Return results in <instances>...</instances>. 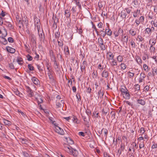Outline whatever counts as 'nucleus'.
Instances as JSON below:
<instances>
[{
  "mask_svg": "<svg viewBox=\"0 0 157 157\" xmlns=\"http://www.w3.org/2000/svg\"><path fill=\"white\" fill-rule=\"evenodd\" d=\"M65 150L70 154L73 155L74 156L76 157L78 155L77 151L73 148L71 147L67 144H65Z\"/></svg>",
  "mask_w": 157,
  "mask_h": 157,
  "instance_id": "nucleus-1",
  "label": "nucleus"
},
{
  "mask_svg": "<svg viewBox=\"0 0 157 157\" xmlns=\"http://www.w3.org/2000/svg\"><path fill=\"white\" fill-rule=\"evenodd\" d=\"M25 87L27 92L29 94V97H33L34 96V93L31 88L29 86L26 85L25 86Z\"/></svg>",
  "mask_w": 157,
  "mask_h": 157,
  "instance_id": "nucleus-2",
  "label": "nucleus"
},
{
  "mask_svg": "<svg viewBox=\"0 0 157 157\" xmlns=\"http://www.w3.org/2000/svg\"><path fill=\"white\" fill-rule=\"evenodd\" d=\"M38 31L39 33V36L40 39V40L41 41H44L45 39V35L44 33H43V31L40 32V33L39 32V30L38 29Z\"/></svg>",
  "mask_w": 157,
  "mask_h": 157,
  "instance_id": "nucleus-3",
  "label": "nucleus"
},
{
  "mask_svg": "<svg viewBox=\"0 0 157 157\" xmlns=\"http://www.w3.org/2000/svg\"><path fill=\"white\" fill-rule=\"evenodd\" d=\"M123 97L126 99H129L130 98V95L128 90L122 94Z\"/></svg>",
  "mask_w": 157,
  "mask_h": 157,
  "instance_id": "nucleus-4",
  "label": "nucleus"
},
{
  "mask_svg": "<svg viewBox=\"0 0 157 157\" xmlns=\"http://www.w3.org/2000/svg\"><path fill=\"white\" fill-rule=\"evenodd\" d=\"M32 82L36 85L39 84L40 81L39 80L35 77H33L31 78Z\"/></svg>",
  "mask_w": 157,
  "mask_h": 157,
  "instance_id": "nucleus-5",
  "label": "nucleus"
},
{
  "mask_svg": "<svg viewBox=\"0 0 157 157\" xmlns=\"http://www.w3.org/2000/svg\"><path fill=\"white\" fill-rule=\"evenodd\" d=\"M6 49L8 52L11 53H13L15 52V50L14 48L9 46L6 47Z\"/></svg>",
  "mask_w": 157,
  "mask_h": 157,
  "instance_id": "nucleus-6",
  "label": "nucleus"
},
{
  "mask_svg": "<svg viewBox=\"0 0 157 157\" xmlns=\"http://www.w3.org/2000/svg\"><path fill=\"white\" fill-rule=\"evenodd\" d=\"M152 75L155 76L157 75V67L154 66H152Z\"/></svg>",
  "mask_w": 157,
  "mask_h": 157,
  "instance_id": "nucleus-7",
  "label": "nucleus"
},
{
  "mask_svg": "<svg viewBox=\"0 0 157 157\" xmlns=\"http://www.w3.org/2000/svg\"><path fill=\"white\" fill-rule=\"evenodd\" d=\"M135 30H136V29H135L134 28V29H131L129 31V34L132 36H135L136 33V32Z\"/></svg>",
  "mask_w": 157,
  "mask_h": 157,
  "instance_id": "nucleus-8",
  "label": "nucleus"
},
{
  "mask_svg": "<svg viewBox=\"0 0 157 157\" xmlns=\"http://www.w3.org/2000/svg\"><path fill=\"white\" fill-rule=\"evenodd\" d=\"M137 101L138 104H140L142 105H144L146 104L145 101L143 99H137Z\"/></svg>",
  "mask_w": 157,
  "mask_h": 157,
  "instance_id": "nucleus-9",
  "label": "nucleus"
},
{
  "mask_svg": "<svg viewBox=\"0 0 157 157\" xmlns=\"http://www.w3.org/2000/svg\"><path fill=\"white\" fill-rule=\"evenodd\" d=\"M22 144H25L27 145L28 143V140H27L23 138H19Z\"/></svg>",
  "mask_w": 157,
  "mask_h": 157,
  "instance_id": "nucleus-10",
  "label": "nucleus"
},
{
  "mask_svg": "<svg viewBox=\"0 0 157 157\" xmlns=\"http://www.w3.org/2000/svg\"><path fill=\"white\" fill-rule=\"evenodd\" d=\"M82 116V117L83 120L85 122V124L87 126V127H89V123L88 121H87L86 120V117L84 116Z\"/></svg>",
  "mask_w": 157,
  "mask_h": 157,
  "instance_id": "nucleus-11",
  "label": "nucleus"
},
{
  "mask_svg": "<svg viewBox=\"0 0 157 157\" xmlns=\"http://www.w3.org/2000/svg\"><path fill=\"white\" fill-rule=\"evenodd\" d=\"M109 76V73L108 72L106 71L105 70H104L102 71V77H105V78H107Z\"/></svg>",
  "mask_w": 157,
  "mask_h": 157,
  "instance_id": "nucleus-12",
  "label": "nucleus"
},
{
  "mask_svg": "<svg viewBox=\"0 0 157 157\" xmlns=\"http://www.w3.org/2000/svg\"><path fill=\"white\" fill-rule=\"evenodd\" d=\"M1 38V40L0 42L4 45H5L6 44L8 43V42L6 39L3 37H2Z\"/></svg>",
  "mask_w": 157,
  "mask_h": 157,
  "instance_id": "nucleus-13",
  "label": "nucleus"
},
{
  "mask_svg": "<svg viewBox=\"0 0 157 157\" xmlns=\"http://www.w3.org/2000/svg\"><path fill=\"white\" fill-rule=\"evenodd\" d=\"M54 23L53 25V31H54L55 30H56V29L57 28V25H56V22H57L58 21V19H56L54 20Z\"/></svg>",
  "mask_w": 157,
  "mask_h": 157,
  "instance_id": "nucleus-14",
  "label": "nucleus"
},
{
  "mask_svg": "<svg viewBox=\"0 0 157 157\" xmlns=\"http://www.w3.org/2000/svg\"><path fill=\"white\" fill-rule=\"evenodd\" d=\"M17 62L19 65H21L23 64V59L21 57H18L17 58Z\"/></svg>",
  "mask_w": 157,
  "mask_h": 157,
  "instance_id": "nucleus-15",
  "label": "nucleus"
},
{
  "mask_svg": "<svg viewBox=\"0 0 157 157\" xmlns=\"http://www.w3.org/2000/svg\"><path fill=\"white\" fill-rule=\"evenodd\" d=\"M65 139L67 140V142L69 144L72 145L74 144V141L70 138L66 137Z\"/></svg>",
  "mask_w": 157,
  "mask_h": 157,
  "instance_id": "nucleus-16",
  "label": "nucleus"
},
{
  "mask_svg": "<svg viewBox=\"0 0 157 157\" xmlns=\"http://www.w3.org/2000/svg\"><path fill=\"white\" fill-rule=\"evenodd\" d=\"M152 29L149 28H147L145 30V33H147L148 35L151 34Z\"/></svg>",
  "mask_w": 157,
  "mask_h": 157,
  "instance_id": "nucleus-17",
  "label": "nucleus"
},
{
  "mask_svg": "<svg viewBox=\"0 0 157 157\" xmlns=\"http://www.w3.org/2000/svg\"><path fill=\"white\" fill-rule=\"evenodd\" d=\"M3 122L5 124L9 126L11 124V122L6 119H4Z\"/></svg>",
  "mask_w": 157,
  "mask_h": 157,
  "instance_id": "nucleus-18",
  "label": "nucleus"
},
{
  "mask_svg": "<svg viewBox=\"0 0 157 157\" xmlns=\"http://www.w3.org/2000/svg\"><path fill=\"white\" fill-rule=\"evenodd\" d=\"M6 25L7 26V27L10 29H13V27L12 25L9 22H6Z\"/></svg>",
  "mask_w": 157,
  "mask_h": 157,
  "instance_id": "nucleus-19",
  "label": "nucleus"
},
{
  "mask_svg": "<svg viewBox=\"0 0 157 157\" xmlns=\"http://www.w3.org/2000/svg\"><path fill=\"white\" fill-rule=\"evenodd\" d=\"M121 17H122L123 18H125L127 14L125 12V10H124L123 11H122L121 13Z\"/></svg>",
  "mask_w": 157,
  "mask_h": 157,
  "instance_id": "nucleus-20",
  "label": "nucleus"
},
{
  "mask_svg": "<svg viewBox=\"0 0 157 157\" xmlns=\"http://www.w3.org/2000/svg\"><path fill=\"white\" fill-rule=\"evenodd\" d=\"M55 37L57 39V41L58 43V45H59V33H58V31H56L55 32Z\"/></svg>",
  "mask_w": 157,
  "mask_h": 157,
  "instance_id": "nucleus-21",
  "label": "nucleus"
},
{
  "mask_svg": "<svg viewBox=\"0 0 157 157\" xmlns=\"http://www.w3.org/2000/svg\"><path fill=\"white\" fill-rule=\"evenodd\" d=\"M120 65L121 66V69L122 70H124L126 68L127 65L124 63H122Z\"/></svg>",
  "mask_w": 157,
  "mask_h": 157,
  "instance_id": "nucleus-22",
  "label": "nucleus"
},
{
  "mask_svg": "<svg viewBox=\"0 0 157 157\" xmlns=\"http://www.w3.org/2000/svg\"><path fill=\"white\" fill-rule=\"evenodd\" d=\"M54 67L56 70V71L58 72L59 71L58 65V64L56 63V60L54 63Z\"/></svg>",
  "mask_w": 157,
  "mask_h": 157,
  "instance_id": "nucleus-23",
  "label": "nucleus"
},
{
  "mask_svg": "<svg viewBox=\"0 0 157 157\" xmlns=\"http://www.w3.org/2000/svg\"><path fill=\"white\" fill-rule=\"evenodd\" d=\"M48 76L49 79L50 80L52 81L53 80V77L52 75V74H51V72L50 71H48Z\"/></svg>",
  "mask_w": 157,
  "mask_h": 157,
  "instance_id": "nucleus-24",
  "label": "nucleus"
},
{
  "mask_svg": "<svg viewBox=\"0 0 157 157\" xmlns=\"http://www.w3.org/2000/svg\"><path fill=\"white\" fill-rule=\"evenodd\" d=\"M100 47L101 48V49L102 50H105L106 48L105 46V44H103V43H102L101 44H99Z\"/></svg>",
  "mask_w": 157,
  "mask_h": 157,
  "instance_id": "nucleus-25",
  "label": "nucleus"
},
{
  "mask_svg": "<svg viewBox=\"0 0 157 157\" xmlns=\"http://www.w3.org/2000/svg\"><path fill=\"white\" fill-rule=\"evenodd\" d=\"M107 29H106V34L109 36H111L112 34V32L110 30V29H109L107 31Z\"/></svg>",
  "mask_w": 157,
  "mask_h": 157,
  "instance_id": "nucleus-26",
  "label": "nucleus"
},
{
  "mask_svg": "<svg viewBox=\"0 0 157 157\" xmlns=\"http://www.w3.org/2000/svg\"><path fill=\"white\" fill-rule=\"evenodd\" d=\"M117 32L119 35L121 34V36L123 37V30L121 29V28H119Z\"/></svg>",
  "mask_w": 157,
  "mask_h": 157,
  "instance_id": "nucleus-27",
  "label": "nucleus"
},
{
  "mask_svg": "<svg viewBox=\"0 0 157 157\" xmlns=\"http://www.w3.org/2000/svg\"><path fill=\"white\" fill-rule=\"evenodd\" d=\"M98 6L99 9H100L103 6V2L102 1H100L98 2Z\"/></svg>",
  "mask_w": 157,
  "mask_h": 157,
  "instance_id": "nucleus-28",
  "label": "nucleus"
},
{
  "mask_svg": "<svg viewBox=\"0 0 157 157\" xmlns=\"http://www.w3.org/2000/svg\"><path fill=\"white\" fill-rule=\"evenodd\" d=\"M98 95H99L98 97H99L100 96V98L101 97H102L104 95V93H102L101 91V88L100 89L98 92Z\"/></svg>",
  "mask_w": 157,
  "mask_h": 157,
  "instance_id": "nucleus-29",
  "label": "nucleus"
},
{
  "mask_svg": "<svg viewBox=\"0 0 157 157\" xmlns=\"http://www.w3.org/2000/svg\"><path fill=\"white\" fill-rule=\"evenodd\" d=\"M71 119L74 122L78 123L77 122V119L75 116L71 117Z\"/></svg>",
  "mask_w": 157,
  "mask_h": 157,
  "instance_id": "nucleus-30",
  "label": "nucleus"
},
{
  "mask_svg": "<svg viewBox=\"0 0 157 157\" xmlns=\"http://www.w3.org/2000/svg\"><path fill=\"white\" fill-rule=\"evenodd\" d=\"M110 113L112 115L111 117L113 118V119L115 118L116 113L114 111H111Z\"/></svg>",
  "mask_w": 157,
  "mask_h": 157,
  "instance_id": "nucleus-31",
  "label": "nucleus"
},
{
  "mask_svg": "<svg viewBox=\"0 0 157 157\" xmlns=\"http://www.w3.org/2000/svg\"><path fill=\"white\" fill-rule=\"evenodd\" d=\"M123 40H124V42L125 43L127 44L128 40V37L127 36H124L122 38Z\"/></svg>",
  "mask_w": 157,
  "mask_h": 157,
  "instance_id": "nucleus-32",
  "label": "nucleus"
},
{
  "mask_svg": "<svg viewBox=\"0 0 157 157\" xmlns=\"http://www.w3.org/2000/svg\"><path fill=\"white\" fill-rule=\"evenodd\" d=\"M26 57L27 59V60L29 61H30L33 60V57L29 54L26 56Z\"/></svg>",
  "mask_w": 157,
  "mask_h": 157,
  "instance_id": "nucleus-33",
  "label": "nucleus"
},
{
  "mask_svg": "<svg viewBox=\"0 0 157 157\" xmlns=\"http://www.w3.org/2000/svg\"><path fill=\"white\" fill-rule=\"evenodd\" d=\"M103 131L104 132V133H105V137L106 138H107V135L108 134V130L106 128H102Z\"/></svg>",
  "mask_w": 157,
  "mask_h": 157,
  "instance_id": "nucleus-34",
  "label": "nucleus"
},
{
  "mask_svg": "<svg viewBox=\"0 0 157 157\" xmlns=\"http://www.w3.org/2000/svg\"><path fill=\"white\" fill-rule=\"evenodd\" d=\"M28 67L30 71H34V68L31 64H29Z\"/></svg>",
  "mask_w": 157,
  "mask_h": 157,
  "instance_id": "nucleus-35",
  "label": "nucleus"
},
{
  "mask_svg": "<svg viewBox=\"0 0 157 157\" xmlns=\"http://www.w3.org/2000/svg\"><path fill=\"white\" fill-rule=\"evenodd\" d=\"M22 153L25 157H30L29 155L26 151H22Z\"/></svg>",
  "mask_w": 157,
  "mask_h": 157,
  "instance_id": "nucleus-36",
  "label": "nucleus"
},
{
  "mask_svg": "<svg viewBox=\"0 0 157 157\" xmlns=\"http://www.w3.org/2000/svg\"><path fill=\"white\" fill-rule=\"evenodd\" d=\"M123 87L124 88H121L120 90L121 91L122 94L126 91H127L128 90L125 86H124Z\"/></svg>",
  "mask_w": 157,
  "mask_h": 157,
  "instance_id": "nucleus-37",
  "label": "nucleus"
},
{
  "mask_svg": "<svg viewBox=\"0 0 157 157\" xmlns=\"http://www.w3.org/2000/svg\"><path fill=\"white\" fill-rule=\"evenodd\" d=\"M54 131L58 134L59 133V127L58 126L54 127Z\"/></svg>",
  "mask_w": 157,
  "mask_h": 157,
  "instance_id": "nucleus-38",
  "label": "nucleus"
},
{
  "mask_svg": "<svg viewBox=\"0 0 157 157\" xmlns=\"http://www.w3.org/2000/svg\"><path fill=\"white\" fill-rule=\"evenodd\" d=\"M135 86V89L136 90L135 91H136V90H140V85L138 84H137L134 86Z\"/></svg>",
  "mask_w": 157,
  "mask_h": 157,
  "instance_id": "nucleus-39",
  "label": "nucleus"
},
{
  "mask_svg": "<svg viewBox=\"0 0 157 157\" xmlns=\"http://www.w3.org/2000/svg\"><path fill=\"white\" fill-rule=\"evenodd\" d=\"M98 42L99 44H101L103 43V41L101 37H99L98 39Z\"/></svg>",
  "mask_w": 157,
  "mask_h": 157,
  "instance_id": "nucleus-40",
  "label": "nucleus"
},
{
  "mask_svg": "<svg viewBox=\"0 0 157 157\" xmlns=\"http://www.w3.org/2000/svg\"><path fill=\"white\" fill-rule=\"evenodd\" d=\"M130 44L132 48H135L136 47L135 43L133 40L131 41Z\"/></svg>",
  "mask_w": 157,
  "mask_h": 157,
  "instance_id": "nucleus-41",
  "label": "nucleus"
},
{
  "mask_svg": "<svg viewBox=\"0 0 157 157\" xmlns=\"http://www.w3.org/2000/svg\"><path fill=\"white\" fill-rule=\"evenodd\" d=\"M112 60H113V61L111 62V65L112 66L117 65V63L116 61L114 59H113Z\"/></svg>",
  "mask_w": 157,
  "mask_h": 157,
  "instance_id": "nucleus-42",
  "label": "nucleus"
},
{
  "mask_svg": "<svg viewBox=\"0 0 157 157\" xmlns=\"http://www.w3.org/2000/svg\"><path fill=\"white\" fill-rule=\"evenodd\" d=\"M86 67L85 65H81L80 66V69L82 72H83L84 71H86Z\"/></svg>",
  "mask_w": 157,
  "mask_h": 157,
  "instance_id": "nucleus-43",
  "label": "nucleus"
},
{
  "mask_svg": "<svg viewBox=\"0 0 157 157\" xmlns=\"http://www.w3.org/2000/svg\"><path fill=\"white\" fill-rule=\"evenodd\" d=\"M117 59L119 62H121L122 61L123 58L121 56H119L117 57Z\"/></svg>",
  "mask_w": 157,
  "mask_h": 157,
  "instance_id": "nucleus-44",
  "label": "nucleus"
},
{
  "mask_svg": "<svg viewBox=\"0 0 157 157\" xmlns=\"http://www.w3.org/2000/svg\"><path fill=\"white\" fill-rule=\"evenodd\" d=\"M65 14L66 15L67 17H69L70 16V13L68 10H65Z\"/></svg>",
  "mask_w": 157,
  "mask_h": 157,
  "instance_id": "nucleus-45",
  "label": "nucleus"
},
{
  "mask_svg": "<svg viewBox=\"0 0 157 157\" xmlns=\"http://www.w3.org/2000/svg\"><path fill=\"white\" fill-rule=\"evenodd\" d=\"M9 67L11 69H14V66L12 63H9Z\"/></svg>",
  "mask_w": 157,
  "mask_h": 157,
  "instance_id": "nucleus-46",
  "label": "nucleus"
},
{
  "mask_svg": "<svg viewBox=\"0 0 157 157\" xmlns=\"http://www.w3.org/2000/svg\"><path fill=\"white\" fill-rule=\"evenodd\" d=\"M14 93H15V94L17 95V96H20V94H22L21 93H20V92L18 90H16V91H14Z\"/></svg>",
  "mask_w": 157,
  "mask_h": 157,
  "instance_id": "nucleus-47",
  "label": "nucleus"
},
{
  "mask_svg": "<svg viewBox=\"0 0 157 157\" xmlns=\"http://www.w3.org/2000/svg\"><path fill=\"white\" fill-rule=\"evenodd\" d=\"M155 50V48L153 46V45H151V46L150 48V50L151 51V52H152V51L154 52Z\"/></svg>",
  "mask_w": 157,
  "mask_h": 157,
  "instance_id": "nucleus-48",
  "label": "nucleus"
},
{
  "mask_svg": "<svg viewBox=\"0 0 157 157\" xmlns=\"http://www.w3.org/2000/svg\"><path fill=\"white\" fill-rule=\"evenodd\" d=\"M8 40L10 43H13V39L11 37H9L8 38Z\"/></svg>",
  "mask_w": 157,
  "mask_h": 157,
  "instance_id": "nucleus-49",
  "label": "nucleus"
},
{
  "mask_svg": "<svg viewBox=\"0 0 157 157\" xmlns=\"http://www.w3.org/2000/svg\"><path fill=\"white\" fill-rule=\"evenodd\" d=\"M64 133L63 130L60 127H59V134L63 135Z\"/></svg>",
  "mask_w": 157,
  "mask_h": 157,
  "instance_id": "nucleus-50",
  "label": "nucleus"
},
{
  "mask_svg": "<svg viewBox=\"0 0 157 157\" xmlns=\"http://www.w3.org/2000/svg\"><path fill=\"white\" fill-rule=\"evenodd\" d=\"M92 28L94 29L95 30V31L96 32V33H97V34L98 35V32L97 30V29L96 28L94 25H93L92 26Z\"/></svg>",
  "mask_w": 157,
  "mask_h": 157,
  "instance_id": "nucleus-51",
  "label": "nucleus"
},
{
  "mask_svg": "<svg viewBox=\"0 0 157 157\" xmlns=\"http://www.w3.org/2000/svg\"><path fill=\"white\" fill-rule=\"evenodd\" d=\"M136 61L138 63H141L142 61L140 58L137 57V58H136Z\"/></svg>",
  "mask_w": 157,
  "mask_h": 157,
  "instance_id": "nucleus-52",
  "label": "nucleus"
},
{
  "mask_svg": "<svg viewBox=\"0 0 157 157\" xmlns=\"http://www.w3.org/2000/svg\"><path fill=\"white\" fill-rule=\"evenodd\" d=\"M143 68L144 70L147 71V70H148V67L147 65L145 64H144Z\"/></svg>",
  "mask_w": 157,
  "mask_h": 157,
  "instance_id": "nucleus-53",
  "label": "nucleus"
},
{
  "mask_svg": "<svg viewBox=\"0 0 157 157\" xmlns=\"http://www.w3.org/2000/svg\"><path fill=\"white\" fill-rule=\"evenodd\" d=\"M140 133H142V134H144L145 132L144 128L143 127H141L140 129Z\"/></svg>",
  "mask_w": 157,
  "mask_h": 157,
  "instance_id": "nucleus-54",
  "label": "nucleus"
},
{
  "mask_svg": "<svg viewBox=\"0 0 157 157\" xmlns=\"http://www.w3.org/2000/svg\"><path fill=\"white\" fill-rule=\"evenodd\" d=\"M36 66H37V67L38 69L40 71H43V69L41 68V66L39 64H36Z\"/></svg>",
  "mask_w": 157,
  "mask_h": 157,
  "instance_id": "nucleus-55",
  "label": "nucleus"
},
{
  "mask_svg": "<svg viewBox=\"0 0 157 157\" xmlns=\"http://www.w3.org/2000/svg\"><path fill=\"white\" fill-rule=\"evenodd\" d=\"M0 15L3 17H4L6 15V12L2 10L1 13L0 14Z\"/></svg>",
  "mask_w": 157,
  "mask_h": 157,
  "instance_id": "nucleus-56",
  "label": "nucleus"
},
{
  "mask_svg": "<svg viewBox=\"0 0 157 157\" xmlns=\"http://www.w3.org/2000/svg\"><path fill=\"white\" fill-rule=\"evenodd\" d=\"M109 53L110 54L109 55V56L111 58L110 59H111L112 60H113V59L114 57V55H113V54L111 52H109Z\"/></svg>",
  "mask_w": 157,
  "mask_h": 157,
  "instance_id": "nucleus-57",
  "label": "nucleus"
},
{
  "mask_svg": "<svg viewBox=\"0 0 157 157\" xmlns=\"http://www.w3.org/2000/svg\"><path fill=\"white\" fill-rule=\"evenodd\" d=\"M31 41L33 43H36V41L35 40V37H33V36H32L31 38Z\"/></svg>",
  "mask_w": 157,
  "mask_h": 157,
  "instance_id": "nucleus-58",
  "label": "nucleus"
},
{
  "mask_svg": "<svg viewBox=\"0 0 157 157\" xmlns=\"http://www.w3.org/2000/svg\"><path fill=\"white\" fill-rule=\"evenodd\" d=\"M78 135L80 136H85V133L83 132H78Z\"/></svg>",
  "mask_w": 157,
  "mask_h": 157,
  "instance_id": "nucleus-59",
  "label": "nucleus"
},
{
  "mask_svg": "<svg viewBox=\"0 0 157 157\" xmlns=\"http://www.w3.org/2000/svg\"><path fill=\"white\" fill-rule=\"evenodd\" d=\"M144 146L143 143H141L139 144V147L140 149H141L142 147H144Z\"/></svg>",
  "mask_w": 157,
  "mask_h": 157,
  "instance_id": "nucleus-60",
  "label": "nucleus"
},
{
  "mask_svg": "<svg viewBox=\"0 0 157 157\" xmlns=\"http://www.w3.org/2000/svg\"><path fill=\"white\" fill-rule=\"evenodd\" d=\"M126 102L128 105H129L130 106H131L132 107V108L133 107V104L132 103H131L129 101H126Z\"/></svg>",
  "mask_w": 157,
  "mask_h": 157,
  "instance_id": "nucleus-61",
  "label": "nucleus"
},
{
  "mask_svg": "<svg viewBox=\"0 0 157 157\" xmlns=\"http://www.w3.org/2000/svg\"><path fill=\"white\" fill-rule=\"evenodd\" d=\"M156 148H157V144H153L151 146V148L152 149H154Z\"/></svg>",
  "mask_w": 157,
  "mask_h": 157,
  "instance_id": "nucleus-62",
  "label": "nucleus"
},
{
  "mask_svg": "<svg viewBox=\"0 0 157 157\" xmlns=\"http://www.w3.org/2000/svg\"><path fill=\"white\" fill-rule=\"evenodd\" d=\"M103 25V24L101 22L99 23L98 25V26L99 28H101Z\"/></svg>",
  "mask_w": 157,
  "mask_h": 157,
  "instance_id": "nucleus-63",
  "label": "nucleus"
},
{
  "mask_svg": "<svg viewBox=\"0 0 157 157\" xmlns=\"http://www.w3.org/2000/svg\"><path fill=\"white\" fill-rule=\"evenodd\" d=\"M154 11L156 13H157V6H154Z\"/></svg>",
  "mask_w": 157,
  "mask_h": 157,
  "instance_id": "nucleus-64",
  "label": "nucleus"
}]
</instances>
